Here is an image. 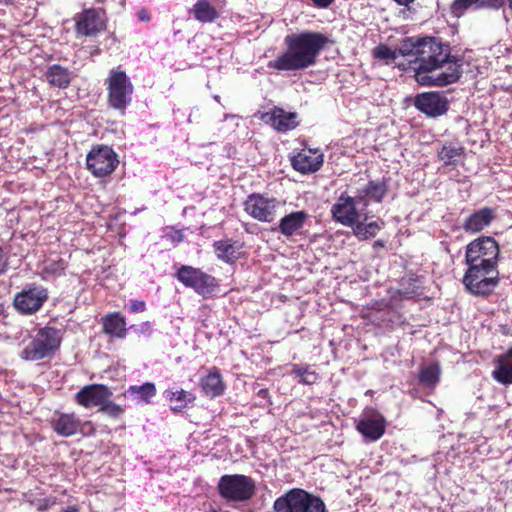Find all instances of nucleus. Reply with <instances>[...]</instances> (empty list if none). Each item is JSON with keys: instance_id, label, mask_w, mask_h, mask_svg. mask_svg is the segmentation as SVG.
<instances>
[{"instance_id": "1", "label": "nucleus", "mask_w": 512, "mask_h": 512, "mask_svg": "<svg viewBox=\"0 0 512 512\" xmlns=\"http://www.w3.org/2000/svg\"><path fill=\"white\" fill-rule=\"evenodd\" d=\"M398 51L404 57H414L410 63L417 83L443 87L456 83L462 76L461 60L451 54L449 44L432 36H412L402 39Z\"/></svg>"}, {"instance_id": "2", "label": "nucleus", "mask_w": 512, "mask_h": 512, "mask_svg": "<svg viewBox=\"0 0 512 512\" xmlns=\"http://www.w3.org/2000/svg\"><path fill=\"white\" fill-rule=\"evenodd\" d=\"M329 42L326 35L316 31L306 30L286 35L285 49L269 61L267 67L278 72L305 70L317 63Z\"/></svg>"}, {"instance_id": "3", "label": "nucleus", "mask_w": 512, "mask_h": 512, "mask_svg": "<svg viewBox=\"0 0 512 512\" xmlns=\"http://www.w3.org/2000/svg\"><path fill=\"white\" fill-rule=\"evenodd\" d=\"M466 265L462 280L465 289L476 297L490 296L500 283L498 266Z\"/></svg>"}, {"instance_id": "4", "label": "nucleus", "mask_w": 512, "mask_h": 512, "mask_svg": "<svg viewBox=\"0 0 512 512\" xmlns=\"http://www.w3.org/2000/svg\"><path fill=\"white\" fill-rule=\"evenodd\" d=\"M62 342V331L52 326L38 330L35 337L22 350L21 358L25 361H39L51 357L59 350Z\"/></svg>"}, {"instance_id": "5", "label": "nucleus", "mask_w": 512, "mask_h": 512, "mask_svg": "<svg viewBox=\"0 0 512 512\" xmlns=\"http://www.w3.org/2000/svg\"><path fill=\"white\" fill-rule=\"evenodd\" d=\"M275 512H327L324 501L301 488H293L278 497L273 504Z\"/></svg>"}, {"instance_id": "6", "label": "nucleus", "mask_w": 512, "mask_h": 512, "mask_svg": "<svg viewBox=\"0 0 512 512\" xmlns=\"http://www.w3.org/2000/svg\"><path fill=\"white\" fill-rule=\"evenodd\" d=\"M106 86L109 107L124 115L134 92V86L129 77L119 68L112 69L106 79Z\"/></svg>"}, {"instance_id": "7", "label": "nucleus", "mask_w": 512, "mask_h": 512, "mask_svg": "<svg viewBox=\"0 0 512 512\" xmlns=\"http://www.w3.org/2000/svg\"><path fill=\"white\" fill-rule=\"evenodd\" d=\"M500 247L491 236H480L472 240L465 251V262L471 265L498 266Z\"/></svg>"}, {"instance_id": "8", "label": "nucleus", "mask_w": 512, "mask_h": 512, "mask_svg": "<svg viewBox=\"0 0 512 512\" xmlns=\"http://www.w3.org/2000/svg\"><path fill=\"white\" fill-rule=\"evenodd\" d=\"M218 491L222 498L235 501L246 502L250 500L255 492V481L243 474L223 475L218 482Z\"/></svg>"}, {"instance_id": "9", "label": "nucleus", "mask_w": 512, "mask_h": 512, "mask_svg": "<svg viewBox=\"0 0 512 512\" xmlns=\"http://www.w3.org/2000/svg\"><path fill=\"white\" fill-rule=\"evenodd\" d=\"M176 278L184 286L192 288L203 298L211 296L219 287V283L215 277L203 272L199 268L188 265H182L177 270Z\"/></svg>"}, {"instance_id": "10", "label": "nucleus", "mask_w": 512, "mask_h": 512, "mask_svg": "<svg viewBox=\"0 0 512 512\" xmlns=\"http://www.w3.org/2000/svg\"><path fill=\"white\" fill-rule=\"evenodd\" d=\"M118 164L116 152L107 145H94L86 156V168L97 178L109 176Z\"/></svg>"}, {"instance_id": "11", "label": "nucleus", "mask_w": 512, "mask_h": 512, "mask_svg": "<svg viewBox=\"0 0 512 512\" xmlns=\"http://www.w3.org/2000/svg\"><path fill=\"white\" fill-rule=\"evenodd\" d=\"M280 206L278 199L261 193L249 194L243 202L244 211L251 218L264 223H271L277 218Z\"/></svg>"}, {"instance_id": "12", "label": "nucleus", "mask_w": 512, "mask_h": 512, "mask_svg": "<svg viewBox=\"0 0 512 512\" xmlns=\"http://www.w3.org/2000/svg\"><path fill=\"white\" fill-rule=\"evenodd\" d=\"M48 298L47 288L31 283L14 295L13 307L21 315H33L43 307Z\"/></svg>"}, {"instance_id": "13", "label": "nucleus", "mask_w": 512, "mask_h": 512, "mask_svg": "<svg viewBox=\"0 0 512 512\" xmlns=\"http://www.w3.org/2000/svg\"><path fill=\"white\" fill-rule=\"evenodd\" d=\"M75 32L78 35L92 37L106 29V13L103 9H84L75 17Z\"/></svg>"}, {"instance_id": "14", "label": "nucleus", "mask_w": 512, "mask_h": 512, "mask_svg": "<svg viewBox=\"0 0 512 512\" xmlns=\"http://www.w3.org/2000/svg\"><path fill=\"white\" fill-rule=\"evenodd\" d=\"M414 106L426 116L437 118L447 113L449 101L441 92H423L415 96Z\"/></svg>"}, {"instance_id": "15", "label": "nucleus", "mask_w": 512, "mask_h": 512, "mask_svg": "<svg viewBox=\"0 0 512 512\" xmlns=\"http://www.w3.org/2000/svg\"><path fill=\"white\" fill-rule=\"evenodd\" d=\"M113 395L110 388L104 384H88L83 386L75 395L74 402L86 409L101 407L107 398Z\"/></svg>"}, {"instance_id": "16", "label": "nucleus", "mask_w": 512, "mask_h": 512, "mask_svg": "<svg viewBox=\"0 0 512 512\" xmlns=\"http://www.w3.org/2000/svg\"><path fill=\"white\" fill-rule=\"evenodd\" d=\"M356 205V198L342 193L332 205L331 215L336 222L352 227L360 218Z\"/></svg>"}, {"instance_id": "17", "label": "nucleus", "mask_w": 512, "mask_h": 512, "mask_svg": "<svg viewBox=\"0 0 512 512\" xmlns=\"http://www.w3.org/2000/svg\"><path fill=\"white\" fill-rule=\"evenodd\" d=\"M258 118L279 133H286L294 130L298 126V114L296 112L286 111L278 106H274L268 112L260 113Z\"/></svg>"}, {"instance_id": "18", "label": "nucleus", "mask_w": 512, "mask_h": 512, "mask_svg": "<svg viewBox=\"0 0 512 512\" xmlns=\"http://www.w3.org/2000/svg\"><path fill=\"white\" fill-rule=\"evenodd\" d=\"M49 424L54 433L61 437H71L78 434L80 417L75 412L55 410Z\"/></svg>"}, {"instance_id": "19", "label": "nucleus", "mask_w": 512, "mask_h": 512, "mask_svg": "<svg viewBox=\"0 0 512 512\" xmlns=\"http://www.w3.org/2000/svg\"><path fill=\"white\" fill-rule=\"evenodd\" d=\"M291 166L301 174H309L318 171L324 162L323 154L317 150H302L292 156Z\"/></svg>"}, {"instance_id": "20", "label": "nucleus", "mask_w": 512, "mask_h": 512, "mask_svg": "<svg viewBox=\"0 0 512 512\" xmlns=\"http://www.w3.org/2000/svg\"><path fill=\"white\" fill-rule=\"evenodd\" d=\"M376 417H364L356 424V430L370 441L379 440L386 431V419L385 417L372 410Z\"/></svg>"}, {"instance_id": "21", "label": "nucleus", "mask_w": 512, "mask_h": 512, "mask_svg": "<svg viewBox=\"0 0 512 512\" xmlns=\"http://www.w3.org/2000/svg\"><path fill=\"white\" fill-rule=\"evenodd\" d=\"M308 218L309 215L304 210L293 211L283 216L280 219L278 226L273 230H277L286 238H290L301 232Z\"/></svg>"}, {"instance_id": "22", "label": "nucleus", "mask_w": 512, "mask_h": 512, "mask_svg": "<svg viewBox=\"0 0 512 512\" xmlns=\"http://www.w3.org/2000/svg\"><path fill=\"white\" fill-rule=\"evenodd\" d=\"M213 248L217 258L228 264H234L244 255V243L229 238L215 241Z\"/></svg>"}, {"instance_id": "23", "label": "nucleus", "mask_w": 512, "mask_h": 512, "mask_svg": "<svg viewBox=\"0 0 512 512\" xmlns=\"http://www.w3.org/2000/svg\"><path fill=\"white\" fill-rule=\"evenodd\" d=\"M100 323L102 332L112 338L124 339L127 335L126 318L120 312L105 314Z\"/></svg>"}, {"instance_id": "24", "label": "nucleus", "mask_w": 512, "mask_h": 512, "mask_svg": "<svg viewBox=\"0 0 512 512\" xmlns=\"http://www.w3.org/2000/svg\"><path fill=\"white\" fill-rule=\"evenodd\" d=\"M495 369L492 371V378L504 385L512 384V346L506 352L494 359Z\"/></svg>"}, {"instance_id": "25", "label": "nucleus", "mask_w": 512, "mask_h": 512, "mask_svg": "<svg viewBox=\"0 0 512 512\" xmlns=\"http://www.w3.org/2000/svg\"><path fill=\"white\" fill-rule=\"evenodd\" d=\"M495 218L492 208H481L469 215L462 225L465 232L475 234L489 226Z\"/></svg>"}, {"instance_id": "26", "label": "nucleus", "mask_w": 512, "mask_h": 512, "mask_svg": "<svg viewBox=\"0 0 512 512\" xmlns=\"http://www.w3.org/2000/svg\"><path fill=\"white\" fill-rule=\"evenodd\" d=\"M44 78L50 86L66 89L72 82L73 73L67 67L60 64H53L47 67Z\"/></svg>"}, {"instance_id": "27", "label": "nucleus", "mask_w": 512, "mask_h": 512, "mask_svg": "<svg viewBox=\"0 0 512 512\" xmlns=\"http://www.w3.org/2000/svg\"><path fill=\"white\" fill-rule=\"evenodd\" d=\"M200 387L206 396L212 398L224 393L225 383L217 367H212L208 374L201 378Z\"/></svg>"}, {"instance_id": "28", "label": "nucleus", "mask_w": 512, "mask_h": 512, "mask_svg": "<svg viewBox=\"0 0 512 512\" xmlns=\"http://www.w3.org/2000/svg\"><path fill=\"white\" fill-rule=\"evenodd\" d=\"M191 12L194 18L202 23H212L219 17L218 11L208 0H198Z\"/></svg>"}, {"instance_id": "29", "label": "nucleus", "mask_w": 512, "mask_h": 512, "mask_svg": "<svg viewBox=\"0 0 512 512\" xmlns=\"http://www.w3.org/2000/svg\"><path fill=\"white\" fill-rule=\"evenodd\" d=\"M166 399L172 404L173 411L180 412L185 409L189 403L195 400V396L183 389H167L164 392Z\"/></svg>"}, {"instance_id": "30", "label": "nucleus", "mask_w": 512, "mask_h": 512, "mask_svg": "<svg viewBox=\"0 0 512 512\" xmlns=\"http://www.w3.org/2000/svg\"><path fill=\"white\" fill-rule=\"evenodd\" d=\"M441 369L438 363L422 366L419 369V383L428 388H435L440 381Z\"/></svg>"}, {"instance_id": "31", "label": "nucleus", "mask_w": 512, "mask_h": 512, "mask_svg": "<svg viewBox=\"0 0 512 512\" xmlns=\"http://www.w3.org/2000/svg\"><path fill=\"white\" fill-rule=\"evenodd\" d=\"M388 192V181L386 179L370 180L363 189L364 196L370 200L381 203Z\"/></svg>"}, {"instance_id": "32", "label": "nucleus", "mask_w": 512, "mask_h": 512, "mask_svg": "<svg viewBox=\"0 0 512 512\" xmlns=\"http://www.w3.org/2000/svg\"><path fill=\"white\" fill-rule=\"evenodd\" d=\"M384 226L383 221H373L367 224H364L363 222H360L359 220L354 224L351 228L353 231V234L356 236V238L360 241L368 240L372 237H375L377 233L382 229Z\"/></svg>"}, {"instance_id": "33", "label": "nucleus", "mask_w": 512, "mask_h": 512, "mask_svg": "<svg viewBox=\"0 0 512 512\" xmlns=\"http://www.w3.org/2000/svg\"><path fill=\"white\" fill-rule=\"evenodd\" d=\"M125 393L136 396L139 401L150 403L156 395V386L152 382H146L143 385H132Z\"/></svg>"}, {"instance_id": "34", "label": "nucleus", "mask_w": 512, "mask_h": 512, "mask_svg": "<svg viewBox=\"0 0 512 512\" xmlns=\"http://www.w3.org/2000/svg\"><path fill=\"white\" fill-rule=\"evenodd\" d=\"M464 154V147L452 144L443 145L437 153L438 158L444 163V165H455L457 157L464 156Z\"/></svg>"}, {"instance_id": "35", "label": "nucleus", "mask_w": 512, "mask_h": 512, "mask_svg": "<svg viewBox=\"0 0 512 512\" xmlns=\"http://www.w3.org/2000/svg\"><path fill=\"white\" fill-rule=\"evenodd\" d=\"M291 374L299 377V383L303 385H313L318 382L319 374L311 369L310 365L301 366L293 364Z\"/></svg>"}, {"instance_id": "36", "label": "nucleus", "mask_w": 512, "mask_h": 512, "mask_svg": "<svg viewBox=\"0 0 512 512\" xmlns=\"http://www.w3.org/2000/svg\"><path fill=\"white\" fill-rule=\"evenodd\" d=\"M66 268L67 262L63 258L59 257L56 260L47 261L42 270V273L48 276L59 277L64 275Z\"/></svg>"}, {"instance_id": "37", "label": "nucleus", "mask_w": 512, "mask_h": 512, "mask_svg": "<svg viewBox=\"0 0 512 512\" xmlns=\"http://www.w3.org/2000/svg\"><path fill=\"white\" fill-rule=\"evenodd\" d=\"M99 412L106 414L112 419L120 418L125 412V406H121L119 404L111 401V398H107L104 401V404L98 409Z\"/></svg>"}, {"instance_id": "38", "label": "nucleus", "mask_w": 512, "mask_h": 512, "mask_svg": "<svg viewBox=\"0 0 512 512\" xmlns=\"http://www.w3.org/2000/svg\"><path fill=\"white\" fill-rule=\"evenodd\" d=\"M372 54L374 58L390 63L393 62L400 53L398 50H392L385 44H379L373 49Z\"/></svg>"}, {"instance_id": "39", "label": "nucleus", "mask_w": 512, "mask_h": 512, "mask_svg": "<svg viewBox=\"0 0 512 512\" xmlns=\"http://www.w3.org/2000/svg\"><path fill=\"white\" fill-rule=\"evenodd\" d=\"M480 0H454L450 5V13L453 17L460 18L474 4Z\"/></svg>"}, {"instance_id": "40", "label": "nucleus", "mask_w": 512, "mask_h": 512, "mask_svg": "<svg viewBox=\"0 0 512 512\" xmlns=\"http://www.w3.org/2000/svg\"><path fill=\"white\" fill-rule=\"evenodd\" d=\"M418 281V277H410L407 281L408 287H403L402 289L398 290V295L405 299L413 298L414 296L420 295V292L418 291V288L415 287V283ZM402 286H404V283H402Z\"/></svg>"}, {"instance_id": "41", "label": "nucleus", "mask_w": 512, "mask_h": 512, "mask_svg": "<svg viewBox=\"0 0 512 512\" xmlns=\"http://www.w3.org/2000/svg\"><path fill=\"white\" fill-rule=\"evenodd\" d=\"M96 433V428L92 421H82L80 419V428H78V434L83 437L93 436Z\"/></svg>"}, {"instance_id": "42", "label": "nucleus", "mask_w": 512, "mask_h": 512, "mask_svg": "<svg viewBox=\"0 0 512 512\" xmlns=\"http://www.w3.org/2000/svg\"><path fill=\"white\" fill-rule=\"evenodd\" d=\"M56 503V497L44 498L36 503V509L38 512H45L51 509Z\"/></svg>"}, {"instance_id": "43", "label": "nucleus", "mask_w": 512, "mask_h": 512, "mask_svg": "<svg viewBox=\"0 0 512 512\" xmlns=\"http://www.w3.org/2000/svg\"><path fill=\"white\" fill-rule=\"evenodd\" d=\"M505 3V0H480L481 7H487L492 9H499Z\"/></svg>"}, {"instance_id": "44", "label": "nucleus", "mask_w": 512, "mask_h": 512, "mask_svg": "<svg viewBox=\"0 0 512 512\" xmlns=\"http://www.w3.org/2000/svg\"><path fill=\"white\" fill-rule=\"evenodd\" d=\"M9 257L5 253L4 249L0 247V275L6 273L8 270Z\"/></svg>"}, {"instance_id": "45", "label": "nucleus", "mask_w": 512, "mask_h": 512, "mask_svg": "<svg viewBox=\"0 0 512 512\" xmlns=\"http://www.w3.org/2000/svg\"><path fill=\"white\" fill-rule=\"evenodd\" d=\"M146 309V304L141 300L130 301V311L133 313L143 312Z\"/></svg>"}, {"instance_id": "46", "label": "nucleus", "mask_w": 512, "mask_h": 512, "mask_svg": "<svg viewBox=\"0 0 512 512\" xmlns=\"http://www.w3.org/2000/svg\"><path fill=\"white\" fill-rule=\"evenodd\" d=\"M137 332L140 333V334H146L148 336H150L152 334V326H151V323L146 321V322H142L138 328H137Z\"/></svg>"}, {"instance_id": "47", "label": "nucleus", "mask_w": 512, "mask_h": 512, "mask_svg": "<svg viewBox=\"0 0 512 512\" xmlns=\"http://www.w3.org/2000/svg\"><path fill=\"white\" fill-rule=\"evenodd\" d=\"M137 17L142 22H149L151 20V13L148 9L142 8L138 11Z\"/></svg>"}, {"instance_id": "48", "label": "nucleus", "mask_w": 512, "mask_h": 512, "mask_svg": "<svg viewBox=\"0 0 512 512\" xmlns=\"http://www.w3.org/2000/svg\"><path fill=\"white\" fill-rule=\"evenodd\" d=\"M317 8H328L335 0H311Z\"/></svg>"}, {"instance_id": "49", "label": "nucleus", "mask_w": 512, "mask_h": 512, "mask_svg": "<svg viewBox=\"0 0 512 512\" xmlns=\"http://www.w3.org/2000/svg\"><path fill=\"white\" fill-rule=\"evenodd\" d=\"M258 396H260L262 398H267L269 396L268 389H260L258 391Z\"/></svg>"}, {"instance_id": "50", "label": "nucleus", "mask_w": 512, "mask_h": 512, "mask_svg": "<svg viewBox=\"0 0 512 512\" xmlns=\"http://www.w3.org/2000/svg\"><path fill=\"white\" fill-rule=\"evenodd\" d=\"M373 247H374L375 249H377V248H383V247H384V241H382V240H376V241L374 242V244H373Z\"/></svg>"}, {"instance_id": "51", "label": "nucleus", "mask_w": 512, "mask_h": 512, "mask_svg": "<svg viewBox=\"0 0 512 512\" xmlns=\"http://www.w3.org/2000/svg\"><path fill=\"white\" fill-rule=\"evenodd\" d=\"M394 1L397 2L399 5L407 6L408 4L412 3L414 0H394Z\"/></svg>"}, {"instance_id": "52", "label": "nucleus", "mask_w": 512, "mask_h": 512, "mask_svg": "<svg viewBox=\"0 0 512 512\" xmlns=\"http://www.w3.org/2000/svg\"><path fill=\"white\" fill-rule=\"evenodd\" d=\"M178 234V242L182 241L183 235L181 232H177Z\"/></svg>"}]
</instances>
